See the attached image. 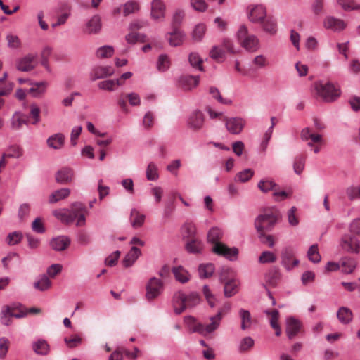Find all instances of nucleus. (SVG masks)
Wrapping results in <instances>:
<instances>
[{"instance_id":"f257e3e1","label":"nucleus","mask_w":360,"mask_h":360,"mask_svg":"<svg viewBox=\"0 0 360 360\" xmlns=\"http://www.w3.org/2000/svg\"><path fill=\"white\" fill-rule=\"evenodd\" d=\"M223 236L221 230L217 227L212 228L207 233V240L213 244L212 251L220 256L233 261L237 258L238 250L236 248H229L220 242Z\"/></svg>"},{"instance_id":"f03ea898","label":"nucleus","mask_w":360,"mask_h":360,"mask_svg":"<svg viewBox=\"0 0 360 360\" xmlns=\"http://www.w3.org/2000/svg\"><path fill=\"white\" fill-rule=\"evenodd\" d=\"M281 218V214L276 209L266 210L259 214L255 221L257 233L271 231Z\"/></svg>"},{"instance_id":"7ed1b4c3","label":"nucleus","mask_w":360,"mask_h":360,"mask_svg":"<svg viewBox=\"0 0 360 360\" xmlns=\"http://www.w3.org/2000/svg\"><path fill=\"white\" fill-rule=\"evenodd\" d=\"M314 89L316 94L322 98L324 102L330 103L335 101L341 94L338 86L330 82L323 83L318 81L314 83Z\"/></svg>"},{"instance_id":"20e7f679","label":"nucleus","mask_w":360,"mask_h":360,"mask_svg":"<svg viewBox=\"0 0 360 360\" xmlns=\"http://www.w3.org/2000/svg\"><path fill=\"white\" fill-rule=\"evenodd\" d=\"M186 321L191 325L193 323V326H191L190 328L192 333H198L203 336H206L214 332L219 328L221 324V320L215 316L210 317V323L207 325L201 323H195L194 317L191 316L186 317Z\"/></svg>"},{"instance_id":"39448f33","label":"nucleus","mask_w":360,"mask_h":360,"mask_svg":"<svg viewBox=\"0 0 360 360\" xmlns=\"http://www.w3.org/2000/svg\"><path fill=\"white\" fill-rule=\"evenodd\" d=\"M237 39L240 46L249 52H255L259 48V41L254 34L248 33V27L242 25L237 32Z\"/></svg>"},{"instance_id":"423d86ee","label":"nucleus","mask_w":360,"mask_h":360,"mask_svg":"<svg viewBox=\"0 0 360 360\" xmlns=\"http://www.w3.org/2000/svg\"><path fill=\"white\" fill-rule=\"evenodd\" d=\"M164 283L155 277L151 278L148 282L146 289V297L148 300H152L157 298L162 292Z\"/></svg>"},{"instance_id":"0eeeda50","label":"nucleus","mask_w":360,"mask_h":360,"mask_svg":"<svg viewBox=\"0 0 360 360\" xmlns=\"http://www.w3.org/2000/svg\"><path fill=\"white\" fill-rule=\"evenodd\" d=\"M300 261L295 258V252L292 248L287 247L281 251V264L288 271L298 265Z\"/></svg>"},{"instance_id":"6e6552de","label":"nucleus","mask_w":360,"mask_h":360,"mask_svg":"<svg viewBox=\"0 0 360 360\" xmlns=\"http://www.w3.org/2000/svg\"><path fill=\"white\" fill-rule=\"evenodd\" d=\"M205 117L202 111L195 110L192 112L187 120V127L193 131L200 130L204 124Z\"/></svg>"},{"instance_id":"1a4fd4ad","label":"nucleus","mask_w":360,"mask_h":360,"mask_svg":"<svg viewBox=\"0 0 360 360\" xmlns=\"http://www.w3.org/2000/svg\"><path fill=\"white\" fill-rule=\"evenodd\" d=\"M37 54L29 53L24 57L19 58L16 62V68L21 72H30L32 70L36 65L34 63Z\"/></svg>"},{"instance_id":"9d476101","label":"nucleus","mask_w":360,"mask_h":360,"mask_svg":"<svg viewBox=\"0 0 360 360\" xmlns=\"http://www.w3.org/2000/svg\"><path fill=\"white\" fill-rule=\"evenodd\" d=\"M341 245L344 250L350 253L357 254L360 250V241L356 237L350 235L342 238Z\"/></svg>"},{"instance_id":"9b49d317","label":"nucleus","mask_w":360,"mask_h":360,"mask_svg":"<svg viewBox=\"0 0 360 360\" xmlns=\"http://www.w3.org/2000/svg\"><path fill=\"white\" fill-rule=\"evenodd\" d=\"M113 74L114 70L111 66H96L91 70L90 79L91 81H96L98 79L110 77Z\"/></svg>"},{"instance_id":"f8f14e48","label":"nucleus","mask_w":360,"mask_h":360,"mask_svg":"<svg viewBox=\"0 0 360 360\" xmlns=\"http://www.w3.org/2000/svg\"><path fill=\"white\" fill-rule=\"evenodd\" d=\"M302 323L294 317L288 318L286 320V335L290 340L293 339L300 332Z\"/></svg>"},{"instance_id":"ddd939ff","label":"nucleus","mask_w":360,"mask_h":360,"mask_svg":"<svg viewBox=\"0 0 360 360\" xmlns=\"http://www.w3.org/2000/svg\"><path fill=\"white\" fill-rule=\"evenodd\" d=\"M266 17V8L262 5L253 6L248 13L249 20L255 23H262Z\"/></svg>"},{"instance_id":"4468645a","label":"nucleus","mask_w":360,"mask_h":360,"mask_svg":"<svg viewBox=\"0 0 360 360\" xmlns=\"http://www.w3.org/2000/svg\"><path fill=\"white\" fill-rule=\"evenodd\" d=\"M245 124V120L240 117H231L226 120V129L232 134H240Z\"/></svg>"},{"instance_id":"2eb2a0df","label":"nucleus","mask_w":360,"mask_h":360,"mask_svg":"<svg viewBox=\"0 0 360 360\" xmlns=\"http://www.w3.org/2000/svg\"><path fill=\"white\" fill-rule=\"evenodd\" d=\"M75 178L74 171L69 167H63L56 173V181L60 184L71 183Z\"/></svg>"},{"instance_id":"dca6fc26","label":"nucleus","mask_w":360,"mask_h":360,"mask_svg":"<svg viewBox=\"0 0 360 360\" xmlns=\"http://www.w3.org/2000/svg\"><path fill=\"white\" fill-rule=\"evenodd\" d=\"M186 294L182 291H178L173 296V307L176 314H180L186 309Z\"/></svg>"},{"instance_id":"f3484780","label":"nucleus","mask_w":360,"mask_h":360,"mask_svg":"<svg viewBox=\"0 0 360 360\" xmlns=\"http://www.w3.org/2000/svg\"><path fill=\"white\" fill-rule=\"evenodd\" d=\"M323 24L326 29L332 30L334 32L341 31L346 27V24L342 20L335 18L333 16L326 17Z\"/></svg>"},{"instance_id":"a211bd4d","label":"nucleus","mask_w":360,"mask_h":360,"mask_svg":"<svg viewBox=\"0 0 360 360\" xmlns=\"http://www.w3.org/2000/svg\"><path fill=\"white\" fill-rule=\"evenodd\" d=\"M199 76L186 75L182 76L179 79V86L184 91L191 90L199 84Z\"/></svg>"},{"instance_id":"6ab92c4d","label":"nucleus","mask_w":360,"mask_h":360,"mask_svg":"<svg viewBox=\"0 0 360 360\" xmlns=\"http://www.w3.org/2000/svg\"><path fill=\"white\" fill-rule=\"evenodd\" d=\"M141 255V252L139 248L135 246L131 247L122 260L123 266L126 268L131 266Z\"/></svg>"},{"instance_id":"aec40b11","label":"nucleus","mask_w":360,"mask_h":360,"mask_svg":"<svg viewBox=\"0 0 360 360\" xmlns=\"http://www.w3.org/2000/svg\"><path fill=\"white\" fill-rule=\"evenodd\" d=\"M49 148L59 150L61 149L65 143V136L61 133H57L49 136L46 140Z\"/></svg>"},{"instance_id":"412c9836","label":"nucleus","mask_w":360,"mask_h":360,"mask_svg":"<svg viewBox=\"0 0 360 360\" xmlns=\"http://www.w3.org/2000/svg\"><path fill=\"white\" fill-rule=\"evenodd\" d=\"M172 31L168 34L169 37L167 38L169 45L172 46H180L185 38V34L179 28H172Z\"/></svg>"},{"instance_id":"4be33fe9","label":"nucleus","mask_w":360,"mask_h":360,"mask_svg":"<svg viewBox=\"0 0 360 360\" xmlns=\"http://www.w3.org/2000/svg\"><path fill=\"white\" fill-rule=\"evenodd\" d=\"M165 6L161 0H153L151 4V16L158 20L165 15Z\"/></svg>"},{"instance_id":"5701e85b","label":"nucleus","mask_w":360,"mask_h":360,"mask_svg":"<svg viewBox=\"0 0 360 360\" xmlns=\"http://www.w3.org/2000/svg\"><path fill=\"white\" fill-rule=\"evenodd\" d=\"M101 29V18L96 15H94L86 23L84 32L88 34H96Z\"/></svg>"},{"instance_id":"b1692460","label":"nucleus","mask_w":360,"mask_h":360,"mask_svg":"<svg viewBox=\"0 0 360 360\" xmlns=\"http://www.w3.org/2000/svg\"><path fill=\"white\" fill-rule=\"evenodd\" d=\"M172 271L174 275L176 280L181 283L188 282L191 278L189 272L182 266L173 267Z\"/></svg>"},{"instance_id":"393cba45","label":"nucleus","mask_w":360,"mask_h":360,"mask_svg":"<svg viewBox=\"0 0 360 360\" xmlns=\"http://www.w3.org/2000/svg\"><path fill=\"white\" fill-rule=\"evenodd\" d=\"M70 243V239L65 236L54 238L50 243L52 248L56 251H63L65 250L69 246Z\"/></svg>"},{"instance_id":"a878e982","label":"nucleus","mask_w":360,"mask_h":360,"mask_svg":"<svg viewBox=\"0 0 360 360\" xmlns=\"http://www.w3.org/2000/svg\"><path fill=\"white\" fill-rule=\"evenodd\" d=\"M300 138L303 141H312L315 143H321L323 138L321 134L311 133L310 128L305 127L300 132Z\"/></svg>"},{"instance_id":"bb28decb","label":"nucleus","mask_w":360,"mask_h":360,"mask_svg":"<svg viewBox=\"0 0 360 360\" xmlns=\"http://www.w3.org/2000/svg\"><path fill=\"white\" fill-rule=\"evenodd\" d=\"M70 194V190L68 188L58 189L53 192L49 198V202L53 204L59 200L67 198Z\"/></svg>"},{"instance_id":"cd10ccee","label":"nucleus","mask_w":360,"mask_h":360,"mask_svg":"<svg viewBox=\"0 0 360 360\" xmlns=\"http://www.w3.org/2000/svg\"><path fill=\"white\" fill-rule=\"evenodd\" d=\"M238 291V281L231 279L224 282V292L226 297H231Z\"/></svg>"},{"instance_id":"c85d7f7f","label":"nucleus","mask_w":360,"mask_h":360,"mask_svg":"<svg viewBox=\"0 0 360 360\" xmlns=\"http://www.w3.org/2000/svg\"><path fill=\"white\" fill-rule=\"evenodd\" d=\"M337 317L341 323L348 324L352 321L353 314L349 308L341 307L337 312Z\"/></svg>"},{"instance_id":"c756f323","label":"nucleus","mask_w":360,"mask_h":360,"mask_svg":"<svg viewBox=\"0 0 360 360\" xmlns=\"http://www.w3.org/2000/svg\"><path fill=\"white\" fill-rule=\"evenodd\" d=\"M53 214L56 217L67 224L72 223L77 219V214L71 210L54 211Z\"/></svg>"},{"instance_id":"7c9ffc66","label":"nucleus","mask_w":360,"mask_h":360,"mask_svg":"<svg viewBox=\"0 0 360 360\" xmlns=\"http://www.w3.org/2000/svg\"><path fill=\"white\" fill-rule=\"evenodd\" d=\"M51 286V281L47 275L42 274L39 276L37 281L34 283V288L39 291H46Z\"/></svg>"},{"instance_id":"2f4dec72","label":"nucleus","mask_w":360,"mask_h":360,"mask_svg":"<svg viewBox=\"0 0 360 360\" xmlns=\"http://www.w3.org/2000/svg\"><path fill=\"white\" fill-rule=\"evenodd\" d=\"M214 266L212 263L201 264L198 266V273L200 278H207L212 276L214 271Z\"/></svg>"},{"instance_id":"473e14b6","label":"nucleus","mask_w":360,"mask_h":360,"mask_svg":"<svg viewBox=\"0 0 360 360\" xmlns=\"http://www.w3.org/2000/svg\"><path fill=\"white\" fill-rule=\"evenodd\" d=\"M131 224L134 228L141 227L145 221L146 216L140 214L139 212L136 209L131 210Z\"/></svg>"},{"instance_id":"72a5a7b5","label":"nucleus","mask_w":360,"mask_h":360,"mask_svg":"<svg viewBox=\"0 0 360 360\" xmlns=\"http://www.w3.org/2000/svg\"><path fill=\"white\" fill-rule=\"evenodd\" d=\"M238 314L241 319V329L245 330L247 328H249L252 324V316L250 312L248 310L240 309Z\"/></svg>"},{"instance_id":"f704fd0d","label":"nucleus","mask_w":360,"mask_h":360,"mask_svg":"<svg viewBox=\"0 0 360 360\" xmlns=\"http://www.w3.org/2000/svg\"><path fill=\"white\" fill-rule=\"evenodd\" d=\"M33 350L39 355H46L49 352V345L44 340H39L33 343Z\"/></svg>"},{"instance_id":"c9c22d12","label":"nucleus","mask_w":360,"mask_h":360,"mask_svg":"<svg viewBox=\"0 0 360 360\" xmlns=\"http://www.w3.org/2000/svg\"><path fill=\"white\" fill-rule=\"evenodd\" d=\"M261 24L263 30L269 34H274L277 31L276 21L272 17H266Z\"/></svg>"},{"instance_id":"e433bc0d","label":"nucleus","mask_w":360,"mask_h":360,"mask_svg":"<svg viewBox=\"0 0 360 360\" xmlns=\"http://www.w3.org/2000/svg\"><path fill=\"white\" fill-rule=\"evenodd\" d=\"M356 266V262L351 257H345L341 260L342 271L346 274L352 273Z\"/></svg>"},{"instance_id":"4c0bfd02","label":"nucleus","mask_w":360,"mask_h":360,"mask_svg":"<svg viewBox=\"0 0 360 360\" xmlns=\"http://www.w3.org/2000/svg\"><path fill=\"white\" fill-rule=\"evenodd\" d=\"M203 245L201 241L198 239H191L186 244V249L190 253H200L202 250Z\"/></svg>"},{"instance_id":"58836bf2","label":"nucleus","mask_w":360,"mask_h":360,"mask_svg":"<svg viewBox=\"0 0 360 360\" xmlns=\"http://www.w3.org/2000/svg\"><path fill=\"white\" fill-rule=\"evenodd\" d=\"M281 278V274L276 269H271L266 275V281L269 285L275 287Z\"/></svg>"},{"instance_id":"ea45409f","label":"nucleus","mask_w":360,"mask_h":360,"mask_svg":"<svg viewBox=\"0 0 360 360\" xmlns=\"http://www.w3.org/2000/svg\"><path fill=\"white\" fill-rule=\"evenodd\" d=\"M186 304L187 308H193L200 302V295L196 292H191L188 295H186Z\"/></svg>"},{"instance_id":"a19ab883","label":"nucleus","mask_w":360,"mask_h":360,"mask_svg":"<svg viewBox=\"0 0 360 360\" xmlns=\"http://www.w3.org/2000/svg\"><path fill=\"white\" fill-rule=\"evenodd\" d=\"M22 239V233L20 231H15L8 233L6 241L8 245H15L21 242Z\"/></svg>"},{"instance_id":"79ce46f5","label":"nucleus","mask_w":360,"mask_h":360,"mask_svg":"<svg viewBox=\"0 0 360 360\" xmlns=\"http://www.w3.org/2000/svg\"><path fill=\"white\" fill-rule=\"evenodd\" d=\"M188 60H189V63H190L191 65L193 68H196V69H198V70H199L200 71H203V67L202 65L203 60L200 57L198 53H191L189 55Z\"/></svg>"},{"instance_id":"37998d69","label":"nucleus","mask_w":360,"mask_h":360,"mask_svg":"<svg viewBox=\"0 0 360 360\" xmlns=\"http://www.w3.org/2000/svg\"><path fill=\"white\" fill-rule=\"evenodd\" d=\"M114 49L111 46H103L98 48L96 51V56L98 58H107L112 56Z\"/></svg>"},{"instance_id":"c03bdc74","label":"nucleus","mask_w":360,"mask_h":360,"mask_svg":"<svg viewBox=\"0 0 360 360\" xmlns=\"http://www.w3.org/2000/svg\"><path fill=\"white\" fill-rule=\"evenodd\" d=\"M170 66V61L169 57L166 54H161L157 62V68L159 71L165 72Z\"/></svg>"},{"instance_id":"a18cd8bd","label":"nucleus","mask_w":360,"mask_h":360,"mask_svg":"<svg viewBox=\"0 0 360 360\" xmlns=\"http://www.w3.org/2000/svg\"><path fill=\"white\" fill-rule=\"evenodd\" d=\"M123 13L124 16H127L139 10V5L135 1H129L123 6Z\"/></svg>"},{"instance_id":"49530a36","label":"nucleus","mask_w":360,"mask_h":360,"mask_svg":"<svg viewBox=\"0 0 360 360\" xmlns=\"http://www.w3.org/2000/svg\"><path fill=\"white\" fill-rule=\"evenodd\" d=\"M11 124L13 129L19 130L23 124L22 113L15 112L11 120Z\"/></svg>"},{"instance_id":"de8ad7c7","label":"nucleus","mask_w":360,"mask_h":360,"mask_svg":"<svg viewBox=\"0 0 360 360\" xmlns=\"http://www.w3.org/2000/svg\"><path fill=\"white\" fill-rule=\"evenodd\" d=\"M338 4L345 11L358 10L360 5L354 1V0H337Z\"/></svg>"},{"instance_id":"09e8293b","label":"nucleus","mask_w":360,"mask_h":360,"mask_svg":"<svg viewBox=\"0 0 360 360\" xmlns=\"http://www.w3.org/2000/svg\"><path fill=\"white\" fill-rule=\"evenodd\" d=\"M146 178L148 181H155L158 179V167L154 162H150L146 169Z\"/></svg>"},{"instance_id":"8fccbe9b","label":"nucleus","mask_w":360,"mask_h":360,"mask_svg":"<svg viewBox=\"0 0 360 360\" xmlns=\"http://www.w3.org/2000/svg\"><path fill=\"white\" fill-rule=\"evenodd\" d=\"M64 342L69 348H75L82 344V338L79 335H73L70 338L65 337Z\"/></svg>"},{"instance_id":"3c124183","label":"nucleus","mask_w":360,"mask_h":360,"mask_svg":"<svg viewBox=\"0 0 360 360\" xmlns=\"http://www.w3.org/2000/svg\"><path fill=\"white\" fill-rule=\"evenodd\" d=\"M307 256L309 259L313 263H318L321 261V255L318 251V245H312L308 252Z\"/></svg>"},{"instance_id":"603ef678","label":"nucleus","mask_w":360,"mask_h":360,"mask_svg":"<svg viewBox=\"0 0 360 360\" xmlns=\"http://www.w3.org/2000/svg\"><path fill=\"white\" fill-rule=\"evenodd\" d=\"M305 165V158L302 155L295 157L293 163V169L297 174H300L304 170Z\"/></svg>"},{"instance_id":"864d4df0","label":"nucleus","mask_w":360,"mask_h":360,"mask_svg":"<svg viewBox=\"0 0 360 360\" xmlns=\"http://www.w3.org/2000/svg\"><path fill=\"white\" fill-rule=\"evenodd\" d=\"M33 86L30 89V92L33 96L37 97L45 92L46 83L44 82H37L32 84Z\"/></svg>"},{"instance_id":"5fc2aeb1","label":"nucleus","mask_w":360,"mask_h":360,"mask_svg":"<svg viewBox=\"0 0 360 360\" xmlns=\"http://www.w3.org/2000/svg\"><path fill=\"white\" fill-rule=\"evenodd\" d=\"M258 188L264 193H266L269 191H273L276 186V184L274 181L268 179L261 180L258 183Z\"/></svg>"},{"instance_id":"6e6d98bb","label":"nucleus","mask_w":360,"mask_h":360,"mask_svg":"<svg viewBox=\"0 0 360 360\" xmlns=\"http://www.w3.org/2000/svg\"><path fill=\"white\" fill-rule=\"evenodd\" d=\"M254 340L251 337H245L243 338L239 345V351L244 352L254 346Z\"/></svg>"},{"instance_id":"4d7b16f0","label":"nucleus","mask_w":360,"mask_h":360,"mask_svg":"<svg viewBox=\"0 0 360 360\" xmlns=\"http://www.w3.org/2000/svg\"><path fill=\"white\" fill-rule=\"evenodd\" d=\"M205 32V25L204 24L197 25L193 31V39L195 41L202 40Z\"/></svg>"},{"instance_id":"13d9d810","label":"nucleus","mask_w":360,"mask_h":360,"mask_svg":"<svg viewBox=\"0 0 360 360\" xmlns=\"http://www.w3.org/2000/svg\"><path fill=\"white\" fill-rule=\"evenodd\" d=\"M22 155V149L17 145H13L9 147L8 153L6 154V158H18Z\"/></svg>"},{"instance_id":"bf43d9fd","label":"nucleus","mask_w":360,"mask_h":360,"mask_svg":"<svg viewBox=\"0 0 360 360\" xmlns=\"http://www.w3.org/2000/svg\"><path fill=\"white\" fill-rule=\"evenodd\" d=\"M254 172L251 169H245L238 172L236 176V180L241 182H246L253 176Z\"/></svg>"},{"instance_id":"052dcab7","label":"nucleus","mask_w":360,"mask_h":360,"mask_svg":"<svg viewBox=\"0 0 360 360\" xmlns=\"http://www.w3.org/2000/svg\"><path fill=\"white\" fill-rule=\"evenodd\" d=\"M276 260V255L270 251H264L259 257L260 263H272Z\"/></svg>"},{"instance_id":"680f3d73","label":"nucleus","mask_w":360,"mask_h":360,"mask_svg":"<svg viewBox=\"0 0 360 360\" xmlns=\"http://www.w3.org/2000/svg\"><path fill=\"white\" fill-rule=\"evenodd\" d=\"M210 56L217 61L221 60L224 58V51L219 49L217 46H214L210 51Z\"/></svg>"},{"instance_id":"e2e57ef3","label":"nucleus","mask_w":360,"mask_h":360,"mask_svg":"<svg viewBox=\"0 0 360 360\" xmlns=\"http://www.w3.org/2000/svg\"><path fill=\"white\" fill-rule=\"evenodd\" d=\"M7 44L9 48L18 49L21 45V41L19 37L13 34H8L6 37Z\"/></svg>"},{"instance_id":"0e129e2a","label":"nucleus","mask_w":360,"mask_h":360,"mask_svg":"<svg viewBox=\"0 0 360 360\" xmlns=\"http://www.w3.org/2000/svg\"><path fill=\"white\" fill-rule=\"evenodd\" d=\"M346 194L351 200L360 198V186H351L348 187L346 190Z\"/></svg>"},{"instance_id":"69168bd1","label":"nucleus","mask_w":360,"mask_h":360,"mask_svg":"<svg viewBox=\"0 0 360 360\" xmlns=\"http://www.w3.org/2000/svg\"><path fill=\"white\" fill-rule=\"evenodd\" d=\"M184 12L182 10H177L174 13L173 18H172V28L177 27L179 28V26L182 22V20L184 18Z\"/></svg>"},{"instance_id":"338daca9","label":"nucleus","mask_w":360,"mask_h":360,"mask_svg":"<svg viewBox=\"0 0 360 360\" xmlns=\"http://www.w3.org/2000/svg\"><path fill=\"white\" fill-rule=\"evenodd\" d=\"M30 212V205L28 203H23L20 205L18 216L20 220H24L27 217H28Z\"/></svg>"},{"instance_id":"774afa93","label":"nucleus","mask_w":360,"mask_h":360,"mask_svg":"<svg viewBox=\"0 0 360 360\" xmlns=\"http://www.w3.org/2000/svg\"><path fill=\"white\" fill-rule=\"evenodd\" d=\"M297 211L296 207H292L288 212V221L290 225L295 226L299 224V219L295 215Z\"/></svg>"}]
</instances>
